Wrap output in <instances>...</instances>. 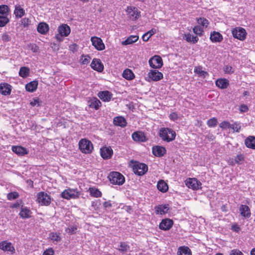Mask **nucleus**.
I'll use <instances>...</instances> for the list:
<instances>
[{"instance_id": "61", "label": "nucleus", "mask_w": 255, "mask_h": 255, "mask_svg": "<svg viewBox=\"0 0 255 255\" xmlns=\"http://www.w3.org/2000/svg\"><path fill=\"white\" fill-rule=\"evenodd\" d=\"M230 255H244L243 254L238 250H233L231 251Z\"/></svg>"}, {"instance_id": "30", "label": "nucleus", "mask_w": 255, "mask_h": 255, "mask_svg": "<svg viewBox=\"0 0 255 255\" xmlns=\"http://www.w3.org/2000/svg\"><path fill=\"white\" fill-rule=\"evenodd\" d=\"M25 14L24 9L20 5H15L14 10V14L16 18H19L22 17Z\"/></svg>"}, {"instance_id": "20", "label": "nucleus", "mask_w": 255, "mask_h": 255, "mask_svg": "<svg viewBox=\"0 0 255 255\" xmlns=\"http://www.w3.org/2000/svg\"><path fill=\"white\" fill-rule=\"evenodd\" d=\"M99 97L104 102H109L112 98V94L108 91H102L98 94Z\"/></svg>"}, {"instance_id": "8", "label": "nucleus", "mask_w": 255, "mask_h": 255, "mask_svg": "<svg viewBox=\"0 0 255 255\" xmlns=\"http://www.w3.org/2000/svg\"><path fill=\"white\" fill-rule=\"evenodd\" d=\"M185 185L189 188L197 190L201 189L202 184L195 178H188L185 181Z\"/></svg>"}, {"instance_id": "32", "label": "nucleus", "mask_w": 255, "mask_h": 255, "mask_svg": "<svg viewBox=\"0 0 255 255\" xmlns=\"http://www.w3.org/2000/svg\"><path fill=\"white\" fill-rule=\"evenodd\" d=\"M138 36L137 35H130L128 36L125 41L122 42L123 45H127L131 44L136 42L138 39Z\"/></svg>"}, {"instance_id": "45", "label": "nucleus", "mask_w": 255, "mask_h": 255, "mask_svg": "<svg viewBox=\"0 0 255 255\" xmlns=\"http://www.w3.org/2000/svg\"><path fill=\"white\" fill-rule=\"evenodd\" d=\"M8 7L6 5H0V15L7 16Z\"/></svg>"}, {"instance_id": "46", "label": "nucleus", "mask_w": 255, "mask_h": 255, "mask_svg": "<svg viewBox=\"0 0 255 255\" xmlns=\"http://www.w3.org/2000/svg\"><path fill=\"white\" fill-rule=\"evenodd\" d=\"M9 22V19L7 16L0 15V27L5 26Z\"/></svg>"}, {"instance_id": "2", "label": "nucleus", "mask_w": 255, "mask_h": 255, "mask_svg": "<svg viewBox=\"0 0 255 255\" xmlns=\"http://www.w3.org/2000/svg\"><path fill=\"white\" fill-rule=\"evenodd\" d=\"M79 148L80 151L85 154L91 153L93 149L92 142L86 138H82L79 141Z\"/></svg>"}, {"instance_id": "6", "label": "nucleus", "mask_w": 255, "mask_h": 255, "mask_svg": "<svg viewBox=\"0 0 255 255\" xmlns=\"http://www.w3.org/2000/svg\"><path fill=\"white\" fill-rule=\"evenodd\" d=\"M233 36L240 40L243 41L246 38L247 32L246 30L242 27H237L232 30Z\"/></svg>"}, {"instance_id": "48", "label": "nucleus", "mask_w": 255, "mask_h": 255, "mask_svg": "<svg viewBox=\"0 0 255 255\" xmlns=\"http://www.w3.org/2000/svg\"><path fill=\"white\" fill-rule=\"evenodd\" d=\"M77 230V227L75 225L69 226L66 229L65 231L67 233L72 235L76 233V231Z\"/></svg>"}, {"instance_id": "60", "label": "nucleus", "mask_w": 255, "mask_h": 255, "mask_svg": "<svg viewBox=\"0 0 255 255\" xmlns=\"http://www.w3.org/2000/svg\"><path fill=\"white\" fill-rule=\"evenodd\" d=\"M30 47L33 52L36 53L39 51V47L36 44H31Z\"/></svg>"}, {"instance_id": "19", "label": "nucleus", "mask_w": 255, "mask_h": 255, "mask_svg": "<svg viewBox=\"0 0 255 255\" xmlns=\"http://www.w3.org/2000/svg\"><path fill=\"white\" fill-rule=\"evenodd\" d=\"M11 86L7 83L0 84V93L3 95H8L11 93Z\"/></svg>"}, {"instance_id": "37", "label": "nucleus", "mask_w": 255, "mask_h": 255, "mask_svg": "<svg viewBox=\"0 0 255 255\" xmlns=\"http://www.w3.org/2000/svg\"><path fill=\"white\" fill-rule=\"evenodd\" d=\"M123 76L124 78L128 80H131L134 78V73L129 69H127L124 71Z\"/></svg>"}, {"instance_id": "12", "label": "nucleus", "mask_w": 255, "mask_h": 255, "mask_svg": "<svg viewBox=\"0 0 255 255\" xmlns=\"http://www.w3.org/2000/svg\"><path fill=\"white\" fill-rule=\"evenodd\" d=\"M163 78V74L156 70H151L148 73V82L158 81Z\"/></svg>"}, {"instance_id": "42", "label": "nucleus", "mask_w": 255, "mask_h": 255, "mask_svg": "<svg viewBox=\"0 0 255 255\" xmlns=\"http://www.w3.org/2000/svg\"><path fill=\"white\" fill-rule=\"evenodd\" d=\"M90 195L94 197L98 198L102 196V193L98 189L95 188H90Z\"/></svg>"}, {"instance_id": "36", "label": "nucleus", "mask_w": 255, "mask_h": 255, "mask_svg": "<svg viewBox=\"0 0 255 255\" xmlns=\"http://www.w3.org/2000/svg\"><path fill=\"white\" fill-rule=\"evenodd\" d=\"M89 104L90 107L97 110L101 106V103L97 98H94L89 101Z\"/></svg>"}, {"instance_id": "57", "label": "nucleus", "mask_w": 255, "mask_h": 255, "mask_svg": "<svg viewBox=\"0 0 255 255\" xmlns=\"http://www.w3.org/2000/svg\"><path fill=\"white\" fill-rule=\"evenodd\" d=\"M1 39L4 42H8L11 39V37L6 33L2 35Z\"/></svg>"}, {"instance_id": "59", "label": "nucleus", "mask_w": 255, "mask_h": 255, "mask_svg": "<svg viewBox=\"0 0 255 255\" xmlns=\"http://www.w3.org/2000/svg\"><path fill=\"white\" fill-rule=\"evenodd\" d=\"M169 119L173 121L177 120L178 118V115L176 113H172L169 115Z\"/></svg>"}, {"instance_id": "27", "label": "nucleus", "mask_w": 255, "mask_h": 255, "mask_svg": "<svg viewBox=\"0 0 255 255\" xmlns=\"http://www.w3.org/2000/svg\"><path fill=\"white\" fill-rule=\"evenodd\" d=\"M113 122L115 125L125 127L127 125L126 119L123 117H117L114 119Z\"/></svg>"}, {"instance_id": "43", "label": "nucleus", "mask_w": 255, "mask_h": 255, "mask_svg": "<svg viewBox=\"0 0 255 255\" xmlns=\"http://www.w3.org/2000/svg\"><path fill=\"white\" fill-rule=\"evenodd\" d=\"M118 250L123 253L127 252L129 251L130 247L125 242H122L120 244V246L118 248Z\"/></svg>"}, {"instance_id": "17", "label": "nucleus", "mask_w": 255, "mask_h": 255, "mask_svg": "<svg viewBox=\"0 0 255 255\" xmlns=\"http://www.w3.org/2000/svg\"><path fill=\"white\" fill-rule=\"evenodd\" d=\"M166 152L165 147L161 146H154L152 147V153L156 156L161 157L163 156Z\"/></svg>"}, {"instance_id": "10", "label": "nucleus", "mask_w": 255, "mask_h": 255, "mask_svg": "<svg viewBox=\"0 0 255 255\" xmlns=\"http://www.w3.org/2000/svg\"><path fill=\"white\" fill-rule=\"evenodd\" d=\"M128 17L132 20H135L140 16V12L134 6H128L126 10Z\"/></svg>"}, {"instance_id": "4", "label": "nucleus", "mask_w": 255, "mask_h": 255, "mask_svg": "<svg viewBox=\"0 0 255 255\" xmlns=\"http://www.w3.org/2000/svg\"><path fill=\"white\" fill-rule=\"evenodd\" d=\"M108 178L111 183L113 184L122 185L125 182L124 176L119 172H111Z\"/></svg>"}, {"instance_id": "56", "label": "nucleus", "mask_w": 255, "mask_h": 255, "mask_svg": "<svg viewBox=\"0 0 255 255\" xmlns=\"http://www.w3.org/2000/svg\"><path fill=\"white\" fill-rule=\"evenodd\" d=\"M30 23V20L28 18H24L21 20V24L24 27L28 26Z\"/></svg>"}, {"instance_id": "26", "label": "nucleus", "mask_w": 255, "mask_h": 255, "mask_svg": "<svg viewBox=\"0 0 255 255\" xmlns=\"http://www.w3.org/2000/svg\"><path fill=\"white\" fill-rule=\"evenodd\" d=\"M12 150L18 155H23L27 153L26 149L21 146H12Z\"/></svg>"}, {"instance_id": "21", "label": "nucleus", "mask_w": 255, "mask_h": 255, "mask_svg": "<svg viewBox=\"0 0 255 255\" xmlns=\"http://www.w3.org/2000/svg\"><path fill=\"white\" fill-rule=\"evenodd\" d=\"M210 39L212 42L216 43L221 42L223 39V37L219 32L214 31L211 33Z\"/></svg>"}, {"instance_id": "52", "label": "nucleus", "mask_w": 255, "mask_h": 255, "mask_svg": "<svg viewBox=\"0 0 255 255\" xmlns=\"http://www.w3.org/2000/svg\"><path fill=\"white\" fill-rule=\"evenodd\" d=\"M219 126L223 129H226L228 128H230L231 125L228 122L224 121L220 123Z\"/></svg>"}, {"instance_id": "5", "label": "nucleus", "mask_w": 255, "mask_h": 255, "mask_svg": "<svg viewBox=\"0 0 255 255\" xmlns=\"http://www.w3.org/2000/svg\"><path fill=\"white\" fill-rule=\"evenodd\" d=\"M80 195V192L77 188L72 189L68 188L64 190L61 193V197L67 200L78 198H79Z\"/></svg>"}, {"instance_id": "7", "label": "nucleus", "mask_w": 255, "mask_h": 255, "mask_svg": "<svg viewBox=\"0 0 255 255\" xmlns=\"http://www.w3.org/2000/svg\"><path fill=\"white\" fill-rule=\"evenodd\" d=\"M37 201L42 206H48L51 202V198L47 193L40 192L37 195Z\"/></svg>"}, {"instance_id": "44", "label": "nucleus", "mask_w": 255, "mask_h": 255, "mask_svg": "<svg viewBox=\"0 0 255 255\" xmlns=\"http://www.w3.org/2000/svg\"><path fill=\"white\" fill-rule=\"evenodd\" d=\"M193 31L196 34H197L199 36H201L203 35L204 30H203V28L201 26L197 25V26H195L193 28Z\"/></svg>"}, {"instance_id": "16", "label": "nucleus", "mask_w": 255, "mask_h": 255, "mask_svg": "<svg viewBox=\"0 0 255 255\" xmlns=\"http://www.w3.org/2000/svg\"><path fill=\"white\" fill-rule=\"evenodd\" d=\"M173 224V221L171 219H163L159 225V228L164 231L169 230L172 227Z\"/></svg>"}, {"instance_id": "1", "label": "nucleus", "mask_w": 255, "mask_h": 255, "mask_svg": "<svg viewBox=\"0 0 255 255\" xmlns=\"http://www.w3.org/2000/svg\"><path fill=\"white\" fill-rule=\"evenodd\" d=\"M159 135L163 140L170 142L175 138L176 133L175 131L171 128H163L160 129Z\"/></svg>"}, {"instance_id": "51", "label": "nucleus", "mask_w": 255, "mask_h": 255, "mask_svg": "<svg viewBox=\"0 0 255 255\" xmlns=\"http://www.w3.org/2000/svg\"><path fill=\"white\" fill-rule=\"evenodd\" d=\"M19 194L16 192H10L7 195V198L9 200H12L17 198Z\"/></svg>"}, {"instance_id": "28", "label": "nucleus", "mask_w": 255, "mask_h": 255, "mask_svg": "<svg viewBox=\"0 0 255 255\" xmlns=\"http://www.w3.org/2000/svg\"><path fill=\"white\" fill-rule=\"evenodd\" d=\"M32 212L27 207H22L19 212V215L22 219H27L31 217Z\"/></svg>"}, {"instance_id": "24", "label": "nucleus", "mask_w": 255, "mask_h": 255, "mask_svg": "<svg viewBox=\"0 0 255 255\" xmlns=\"http://www.w3.org/2000/svg\"><path fill=\"white\" fill-rule=\"evenodd\" d=\"M169 210L168 205H160L155 207V213L157 214L163 215L167 213Z\"/></svg>"}, {"instance_id": "33", "label": "nucleus", "mask_w": 255, "mask_h": 255, "mask_svg": "<svg viewBox=\"0 0 255 255\" xmlns=\"http://www.w3.org/2000/svg\"><path fill=\"white\" fill-rule=\"evenodd\" d=\"M229 84V81L226 79H220L216 81V86L221 89L227 88Z\"/></svg>"}, {"instance_id": "18", "label": "nucleus", "mask_w": 255, "mask_h": 255, "mask_svg": "<svg viewBox=\"0 0 255 255\" xmlns=\"http://www.w3.org/2000/svg\"><path fill=\"white\" fill-rule=\"evenodd\" d=\"M91 66L92 69L98 72H102L104 70V66L99 59L94 58L91 63Z\"/></svg>"}, {"instance_id": "41", "label": "nucleus", "mask_w": 255, "mask_h": 255, "mask_svg": "<svg viewBox=\"0 0 255 255\" xmlns=\"http://www.w3.org/2000/svg\"><path fill=\"white\" fill-rule=\"evenodd\" d=\"M194 72L197 74L199 77L202 78H205L208 75L207 72L203 71L201 67H195Z\"/></svg>"}, {"instance_id": "34", "label": "nucleus", "mask_w": 255, "mask_h": 255, "mask_svg": "<svg viewBox=\"0 0 255 255\" xmlns=\"http://www.w3.org/2000/svg\"><path fill=\"white\" fill-rule=\"evenodd\" d=\"M157 188L160 191L164 193L168 189L167 184L164 181L161 180L159 181L157 184Z\"/></svg>"}, {"instance_id": "58", "label": "nucleus", "mask_w": 255, "mask_h": 255, "mask_svg": "<svg viewBox=\"0 0 255 255\" xmlns=\"http://www.w3.org/2000/svg\"><path fill=\"white\" fill-rule=\"evenodd\" d=\"M54 251L52 248H50L45 250L43 254V255H54Z\"/></svg>"}, {"instance_id": "47", "label": "nucleus", "mask_w": 255, "mask_h": 255, "mask_svg": "<svg viewBox=\"0 0 255 255\" xmlns=\"http://www.w3.org/2000/svg\"><path fill=\"white\" fill-rule=\"evenodd\" d=\"M91 58L89 55H82L80 59V62L83 65H87L90 61Z\"/></svg>"}, {"instance_id": "15", "label": "nucleus", "mask_w": 255, "mask_h": 255, "mask_svg": "<svg viewBox=\"0 0 255 255\" xmlns=\"http://www.w3.org/2000/svg\"><path fill=\"white\" fill-rule=\"evenodd\" d=\"M0 249L4 252H9L13 253L15 251L14 248L10 242L4 241L0 242Z\"/></svg>"}, {"instance_id": "14", "label": "nucleus", "mask_w": 255, "mask_h": 255, "mask_svg": "<svg viewBox=\"0 0 255 255\" xmlns=\"http://www.w3.org/2000/svg\"><path fill=\"white\" fill-rule=\"evenodd\" d=\"M100 153L103 159H108L112 157L113 154V151L110 146H104L101 148Z\"/></svg>"}, {"instance_id": "62", "label": "nucleus", "mask_w": 255, "mask_h": 255, "mask_svg": "<svg viewBox=\"0 0 255 255\" xmlns=\"http://www.w3.org/2000/svg\"><path fill=\"white\" fill-rule=\"evenodd\" d=\"M248 107L246 105L243 104L240 107V111L241 112L244 113L248 111Z\"/></svg>"}, {"instance_id": "53", "label": "nucleus", "mask_w": 255, "mask_h": 255, "mask_svg": "<svg viewBox=\"0 0 255 255\" xmlns=\"http://www.w3.org/2000/svg\"><path fill=\"white\" fill-rule=\"evenodd\" d=\"M224 71L227 74H232L234 72V70L231 66L227 65L224 66Z\"/></svg>"}, {"instance_id": "25", "label": "nucleus", "mask_w": 255, "mask_h": 255, "mask_svg": "<svg viewBox=\"0 0 255 255\" xmlns=\"http://www.w3.org/2000/svg\"><path fill=\"white\" fill-rule=\"evenodd\" d=\"M132 139L136 141L143 142L146 140V137L143 132L140 131L134 132L132 134Z\"/></svg>"}, {"instance_id": "3", "label": "nucleus", "mask_w": 255, "mask_h": 255, "mask_svg": "<svg viewBox=\"0 0 255 255\" xmlns=\"http://www.w3.org/2000/svg\"><path fill=\"white\" fill-rule=\"evenodd\" d=\"M58 33L55 35V38L58 42L63 40V37L68 36L71 32L70 27L66 24H62L58 28Z\"/></svg>"}, {"instance_id": "38", "label": "nucleus", "mask_w": 255, "mask_h": 255, "mask_svg": "<svg viewBox=\"0 0 255 255\" xmlns=\"http://www.w3.org/2000/svg\"><path fill=\"white\" fill-rule=\"evenodd\" d=\"M184 38L185 40L189 42L196 43L199 40V38L196 36L192 35L190 33H186L184 34Z\"/></svg>"}, {"instance_id": "11", "label": "nucleus", "mask_w": 255, "mask_h": 255, "mask_svg": "<svg viewBox=\"0 0 255 255\" xmlns=\"http://www.w3.org/2000/svg\"><path fill=\"white\" fill-rule=\"evenodd\" d=\"M147 166L145 164L142 163H136L133 167L134 173L140 176L144 174L147 172Z\"/></svg>"}, {"instance_id": "9", "label": "nucleus", "mask_w": 255, "mask_h": 255, "mask_svg": "<svg viewBox=\"0 0 255 255\" xmlns=\"http://www.w3.org/2000/svg\"><path fill=\"white\" fill-rule=\"evenodd\" d=\"M148 63L150 66L153 69H159L163 65L162 58L158 55H155L150 58Z\"/></svg>"}, {"instance_id": "63", "label": "nucleus", "mask_w": 255, "mask_h": 255, "mask_svg": "<svg viewBox=\"0 0 255 255\" xmlns=\"http://www.w3.org/2000/svg\"><path fill=\"white\" fill-rule=\"evenodd\" d=\"M30 104L32 106H35L36 105L39 106V99H33L30 102Z\"/></svg>"}, {"instance_id": "64", "label": "nucleus", "mask_w": 255, "mask_h": 255, "mask_svg": "<svg viewBox=\"0 0 255 255\" xmlns=\"http://www.w3.org/2000/svg\"><path fill=\"white\" fill-rule=\"evenodd\" d=\"M103 207L105 209L110 208L112 207V204L110 201H106L103 203Z\"/></svg>"}, {"instance_id": "35", "label": "nucleus", "mask_w": 255, "mask_h": 255, "mask_svg": "<svg viewBox=\"0 0 255 255\" xmlns=\"http://www.w3.org/2000/svg\"><path fill=\"white\" fill-rule=\"evenodd\" d=\"M37 86V82L36 81H33L25 85V89L27 91L33 92L36 90Z\"/></svg>"}, {"instance_id": "54", "label": "nucleus", "mask_w": 255, "mask_h": 255, "mask_svg": "<svg viewBox=\"0 0 255 255\" xmlns=\"http://www.w3.org/2000/svg\"><path fill=\"white\" fill-rule=\"evenodd\" d=\"M231 128H232L234 131L239 132L241 129V126L239 124L235 123L231 125Z\"/></svg>"}, {"instance_id": "13", "label": "nucleus", "mask_w": 255, "mask_h": 255, "mask_svg": "<svg viewBox=\"0 0 255 255\" xmlns=\"http://www.w3.org/2000/svg\"><path fill=\"white\" fill-rule=\"evenodd\" d=\"M92 45L98 50H103L105 48V46L102 40L98 37L93 36L91 38Z\"/></svg>"}, {"instance_id": "50", "label": "nucleus", "mask_w": 255, "mask_h": 255, "mask_svg": "<svg viewBox=\"0 0 255 255\" xmlns=\"http://www.w3.org/2000/svg\"><path fill=\"white\" fill-rule=\"evenodd\" d=\"M198 24L202 25L203 27H207L209 22L208 20L205 18H199L197 19Z\"/></svg>"}, {"instance_id": "39", "label": "nucleus", "mask_w": 255, "mask_h": 255, "mask_svg": "<svg viewBox=\"0 0 255 255\" xmlns=\"http://www.w3.org/2000/svg\"><path fill=\"white\" fill-rule=\"evenodd\" d=\"M178 255H191V251L187 247H180L178 249Z\"/></svg>"}, {"instance_id": "22", "label": "nucleus", "mask_w": 255, "mask_h": 255, "mask_svg": "<svg viewBox=\"0 0 255 255\" xmlns=\"http://www.w3.org/2000/svg\"><path fill=\"white\" fill-rule=\"evenodd\" d=\"M241 215L244 218H249L251 216L250 208L246 205H242L240 207Z\"/></svg>"}, {"instance_id": "31", "label": "nucleus", "mask_w": 255, "mask_h": 255, "mask_svg": "<svg viewBox=\"0 0 255 255\" xmlns=\"http://www.w3.org/2000/svg\"><path fill=\"white\" fill-rule=\"evenodd\" d=\"M245 145L247 147L255 149V137L254 136H250L245 141Z\"/></svg>"}, {"instance_id": "49", "label": "nucleus", "mask_w": 255, "mask_h": 255, "mask_svg": "<svg viewBox=\"0 0 255 255\" xmlns=\"http://www.w3.org/2000/svg\"><path fill=\"white\" fill-rule=\"evenodd\" d=\"M217 119L215 118H213L208 120L207 124L209 127H215L217 125Z\"/></svg>"}, {"instance_id": "23", "label": "nucleus", "mask_w": 255, "mask_h": 255, "mask_svg": "<svg viewBox=\"0 0 255 255\" xmlns=\"http://www.w3.org/2000/svg\"><path fill=\"white\" fill-rule=\"evenodd\" d=\"M49 25L45 22H40L37 27L38 32L42 34H45L49 31Z\"/></svg>"}, {"instance_id": "55", "label": "nucleus", "mask_w": 255, "mask_h": 255, "mask_svg": "<svg viewBox=\"0 0 255 255\" xmlns=\"http://www.w3.org/2000/svg\"><path fill=\"white\" fill-rule=\"evenodd\" d=\"M244 160V156L243 154L237 155L235 159V162L240 163L241 161Z\"/></svg>"}, {"instance_id": "29", "label": "nucleus", "mask_w": 255, "mask_h": 255, "mask_svg": "<svg viewBox=\"0 0 255 255\" xmlns=\"http://www.w3.org/2000/svg\"><path fill=\"white\" fill-rule=\"evenodd\" d=\"M49 238L51 241L54 243V244H57L61 241V234L59 233H50L49 235Z\"/></svg>"}, {"instance_id": "40", "label": "nucleus", "mask_w": 255, "mask_h": 255, "mask_svg": "<svg viewBox=\"0 0 255 255\" xmlns=\"http://www.w3.org/2000/svg\"><path fill=\"white\" fill-rule=\"evenodd\" d=\"M30 70L28 67H22L20 68L19 75L22 78H26L29 76Z\"/></svg>"}]
</instances>
